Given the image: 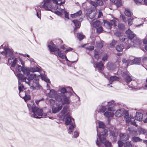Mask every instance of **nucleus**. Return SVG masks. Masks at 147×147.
I'll return each mask as SVG.
<instances>
[{"label":"nucleus","mask_w":147,"mask_h":147,"mask_svg":"<svg viewBox=\"0 0 147 147\" xmlns=\"http://www.w3.org/2000/svg\"><path fill=\"white\" fill-rule=\"evenodd\" d=\"M65 117L66 118L65 121V124L66 125H69L68 133L71 134L73 132V130L76 127L74 119L71 117L69 113L65 114Z\"/></svg>","instance_id":"f257e3e1"},{"label":"nucleus","mask_w":147,"mask_h":147,"mask_svg":"<svg viewBox=\"0 0 147 147\" xmlns=\"http://www.w3.org/2000/svg\"><path fill=\"white\" fill-rule=\"evenodd\" d=\"M62 0H43L44 3L42 6V7L45 10H50L52 9V3L57 4L58 3L57 1H61Z\"/></svg>","instance_id":"f03ea898"},{"label":"nucleus","mask_w":147,"mask_h":147,"mask_svg":"<svg viewBox=\"0 0 147 147\" xmlns=\"http://www.w3.org/2000/svg\"><path fill=\"white\" fill-rule=\"evenodd\" d=\"M32 115L34 118H41L43 114V110L42 109H40L37 107H32Z\"/></svg>","instance_id":"7ed1b4c3"},{"label":"nucleus","mask_w":147,"mask_h":147,"mask_svg":"<svg viewBox=\"0 0 147 147\" xmlns=\"http://www.w3.org/2000/svg\"><path fill=\"white\" fill-rule=\"evenodd\" d=\"M57 98V101L61 102L62 105L68 104L70 103L69 98L66 96L65 95H60Z\"/></svg>","instance_id":"20e7f679"},{"label":"nucleus","mask_w":147,"mask_h":147,"mask_svg":"<svg viewBox=\"0 0 147 147\" xmlns=\"http://www.w3.org/2000/svg\"><path fill=\"white\" fill-rule=\"evenodd\" d=\"M92 24L93 26L96 28L97 33H100L103 31L101 23L99 20H94Z\"/></svg>","instance_id":"39448f33"},{"label":"nucleus","mask_w":147,"mask_h":147,"mask_svg":"<svg viewBox=\"0 0 147 147\" xmlns=\"http://www.w3.org/2000/svg\"><path fill=\"white\" fill-rule=\"evenodd\" d=\"M103 22L104 26L108 29H110L112 26L115 27L117 26V22L114 20H110L109 21L104 20Z\"/></svg>","instance_id":"423d86ee"},{"label":"nucleus","mask_w":147,"mask_h":147,"mask_svg":"<svg viewBox=\"0 0 147 147\" xmlns=\"http://www.w3.org/2000/svg\"><path fill=\"white\" fill-rule=\"evenodd\" d=\"M28 85L30 86V89L32 90H36L37 88L38 89H40L41 86L39 85L38 82V80L34 79L32 83H29L28 82Z\"/></svg>","instance_id":"0eeeda50"},{"label":"nucleus","mask_w":147,"mask_h":147,"mask_svg":"<svg viewBox=\"0 0 147 147\" xmlns=\"http://www.w3.org/2000/svg\"><path fill=\"white\" fill-rule=\"evenodd\" d=\"M0 54L5 56V58L14 55L13 49L7 47L4 48V51L1 52Z\"/></svg>","instance_id":"6e6552de"},{"label":"nucleus","mask_w":147,"mask_h":147,"mask_svg":"<svg viewBox=\"0 0 147 147\" xmlns=\"http://www.w3.org/2000/svg\"><path fill=\"white\" fill-rule=\"evenodd\" d=\"M26 74H22L20 73H18L17 75L15 74L18 79V82L21 83V82H24L28 84V82L26 81V79H28V78H27V76H25Z\"/></svg>","instance_id":"1a4fd4ad"},{"label":"nucleus","mask_w":147,"mask_h":147,"mask_svg":"<svg viewBox=\"0 0 147 147\" xmlns=\"http://www.w3.org/2000/svg\"><path fill=\"white\" fill-rule=\"evenodd\" d=\"M16 71L19 72L22 71L24 74H26V76H28V67H25L17 64L16 66Z\"/></svg>","instance_id":"9d476101"},{"label":"nucleus","mask_w":147,"mask_h":147,"mask_svg":"<svg viewBox=\"0 0 147 147\" xmlns=\"http://www.w3.org/2000/svg\"><path fill=\"white\" fill-rule=\"evenodd\" d=\"M48 47L51 52H53V54L55 53L58 52L60 51L59 49L56 47L55 45L53 44L52 41L50 42V45L48 46Z\"/></svg>","instance_id":"9b49d317"},{"label":"nucleus","mask_w":147,"mask_h":147,"mask_svg":"<svg viewBox=\"0 0 147 147\" xmlns=\"http://www.w3.org/2000/svg\"><path fill=\"white\" fill-rule=\"evenodd\" d=\"M94 67L99 69V71L100 73H102L104 76V73L102 72V71L104 69V64L101 61L99 62H96L94 63Z\"/></svg>","instance_id":"f8f14e48"},{"label":"nucleus","mask_w":147,"mask_h":147,"mask_svg":"<svg viewBox=\"0 0 147 147\" xmlns=\"http://www.w3.org/2000/svg\"><path fill=\"white\" fill-rule=\"evenodd\" d=\"M59 96L60 95L57 94V91L54 89L50 90V92L48 94V97L51 98H54L56 100L57 98H58V96Z\"/></svg>","instance_id":"ddd939ff"},{"label":"nucleus","mask_w":147,"mask_h":147,"mask_svg":"<svg viewBox=\"0 0 147 147\" xmlns=\"http://www.w3.org/2000/svg\"><path fill=\"white\" fill-rule=\"evenodd\" d=\"M130 42L133 43L134 47H139L142 42L141 41L136 37H134L132 39V41Z\"/></svg>","instance_id":"4468645a"},{"label":"nucleus","mask_w":147,"mask_h":147,"mask_svg":"<svg viewBox=\"0 0 147 147\" xmlns=\"http://www.w3.org/2000/svg\"><path fill=\"white\" fill-rule=\"evenodd\" d=\"M114 100H112L110 102H107L108 111H115L114 108L115 104Z\"/></svg>","instance_id":"2eb2a0df"},{"label":"nucleus","mask_w":147,"mask_h":147,"mask_svg":"<svg viewBox=\"0 0 147 147\" xmlns=\"http://www.w3.org/2000/svg\"><path fill=\"white\" fill-rule=\"evenodd\" d=\"M122 76L125 78V81L127 83H129L132 80V78L128 73L126 72H123L122 73Z\"/></svg>","instance_id":"dca6fc26"},{"label":"nucleus","mask_w":147,"mask_h":147,"mask_svg":"<svg viewBox=\"0 0 147 147\" xmlns=\"http://www.w3.org/2000/svg\"><path fill=\"white\" fill-rule=\"evenodd\" d=\"M128 38H129V42L131 41L132 39L136 37L135 34L129 29L125 32Z\"/></svg>","instance_id":"f3484780"},{"label":"nucleus","mask_w":147,"mask_h":147,"mask_svg":"<svg viewBox=\"0 0 147 147\" xmlns=\"http://www.w3.org/2000/svg\"><path fill=\"white\" fill-rule=\"evenodd\" d=\"M19 96L23 99L26 102H28V93L27 91L24 90L19 92Z\"/></svg>","instance_id":"a211bd4d"},{"label":"nucleus","mask_w":147,"mask_h":147,"mask_svg":"<svg viewBox=\"0 0 147 147\" xmlns=\"http://www.w3.org/2000/svg\"><path fill=\"white\" fill-rule=\"evenodd\" d=\"M120 140L123 141H125L128 140L129 138V135L125 133H120L119 135Z\"/></svg>","instance_id":"6ab92c4d"},{"label":"nucleus","mask_w":147,"mask_h":147,"mask_svg":"<svg viewBox=\"0 0 147 147\" xmlns=\"http://www.w3.org/2000/svg\"><path fill=\"white\" fill-rule=\"evenodd\" d=\"M117 34H118L117 35L118 36H119V40L121 42H124L125 44H127L129 43V39L123 36H120L119 35V32H116L115 33L116 35H117Z\"/></svg>","instance_id":"aec40b11"},{"label":"nucleus","mask_w":147,"mask_h":147,"mask_svg":"<svg viewBox=\"0 0 147 147\" xmlns=\"http://www.w3.org/2000/svg\"><path fill=\"white\" fill-rule=\"evenodd\" d=\"M99 128L100 129V130L97 129V131L98 130V135H100V133H101L102 132H104V130L106 129H104L105 126L104 123L102 122L99 121L98 122Z\"/></svg>","instance_id":"412c9836"},{"label":"nucleus","mask_w":147,"mask_h":147,"mask_svg":"<svg viewBox=\"0 0 147 147\" xmlns=\"http://www.w3.org/2000/svg\"><path fill=\"white\" fill-rule=\"evenodd\" d=\"M41 68L40 67H37V66H34L33 67H30L29 68H28V72H40L41 71Z\"/></svg>","instance_id":"4be33fe9"},{"label":"nucleus","mask_w":147,"mask_h":147,"mask_svg":"<svg viewBox=\"0 0 147 147\" xmlns=\"http://www.w3.org/2000/svg\"><path fill=\"white\" fill-rule=\"evenodd\" d=\"M126 111L123 109H119L117 110L115 113V116L119 117L123 115Z\"/></svg>","instance_id":"5701e85b"},{"label":"nucleus","mask_w":147,"mask_h":147,"mask_svg":"<svg viewBox=\"0 0 147 147\" xmlns=\"http://www.w3.org/2000/svg\"><path fill=\"white\" fill-rule=\"evenodd\" d=\"M97 13L94 11H90L86 13V15L89 18L92 19L94 18L96 16Z\"/></svg>","instance_id":"b1692460"},{"label":"nucleus","mask_w":147,"mask_h":147,"mask_svg":"<svg viewBox=\"0 0 147 147\" xmlns=\"http://www.w3.org/2000/svg\"><path fill=\"white\" fill-rule=\"evenodd\" d=\"M53 54L56 56H58L62 59H65L67 61H69L67 59L66 55H64L62 53L61 51H60L58 52L55 53Z\"/></svg>","instance_id":"393cba45"},{"label":"nucleus","mask_w":147,"mask_h":147,"mask_svg":"<svg viewBox=\"0 0 147 147\" xmlns=\"http://www.w3.org/2000/svg\"><path fill=\"white\" fill-rule=\"evenodd\" d=\"M127 130L129 131L130 135L133 136H136L138 135V133L136 130H134L131 127H128Z\"/></svg>","instance_id":"a878e982"},{"label":"nucleus","mask_w":147,"mask_h":147,"mask_svg":"<svg viewBox=\"0 0 147 147\" xmlns=\"http://www.w3.org/2000/svg\"><path fill=\"white\" fill-rule=\"evenodd\" d=\"M69 111V107L67 105L65 106L61 111V114H62V115H65V114L67 113L66 114H67L68 113H69V114L70 115Z\"/></svg>","instance_id":"bb28decb"},{"label":"nucleus","mask_w":147,"mask_h":147,"mask_svg":"<svg viewBox=\"0 0 147 147\" xmlns=\"http://www.w3.org/2000/svg\"><path fill=\"white\" fill-rule=\"evenodd\" d=\"M143 114L140 112H136V115L135 117V118L136 120L140 121L143 119Z\"/></svg>","instance_id":"cd10ccee"},{"label":"nucleus","mask_w":147,"mask_h":147,"mask_svg":"<svg viewBox=\"0 0 147 147\" xmlns=\"http://www.w3.org/2000/svg\"><path fill=\"white\" fill-rule=\"evenodd\" d=\"M41 6H36L35 7V10L36 12V15L37 17L40 19V16L41 14Z\"/></svg>","instance_id":"c85d7f7f"},{"label":"nucleus","mask_w":147,"mask_h":147,"mask_svg":"<svg viewBox=\"0 0 147 147\" xmlns=\"http://www.w3.org/2000/svg\"><path fill=\"white\" fill-rule=\"evenodd\" d=\"M119 79V78L116 76H112L110 77L109 80V84H108L107 85L108 86H109L110 84H111L112 82L117 80H118Z\"/></svg>","instance_id":"c756f323"},{"label":"nucleus","mask_w":147,"mask_h":147,"mask_svg":"<svg viewBox=\"0 0 147 147\" xmlns=\"http://www.w3.org/2000/svg\"><path fill=\"white\" fill-rule=\"evenodd\" d=\"M122 61L123 63H125L127 66L132 64V61L130 59L127 60L125 59H122Z\"/></svg>","instance_id":"7c9ffc66"},{"label":"nucleus","mask_w":147,"mask_h":147,"mask_svg":"<svg viewBox=\"0 0 147 147\" xmlns=\"http://www.w3.org/2000/svg\"><path fill=\"white\" fill-rule=\"evenodd\" d=\"M113 113L106 112L104 113L105 117L109 119L110 117H112L114 116Z\"/></svg>","instance_id":"2f4dec72"},{"label":"nucleus","mask_w":147,"mask_h":147,"mask_svg":"<svg viewBox=\"0 0 147 147\" xmlns=\"http://www.w3.org/2000/svg\"><path fill=\"white\" fill-rule=\"evenodd\" d=\"M138 132L140 134L147 135V130L143 128H140L138 129Z\"/></svg>","instance_id":"473e14b6"},{"label":"nucleus","mask_w":147,"mask_h":147,"mask_svg":"<svg viewBox=\"0 0 147 147\" xmlns=\"http://www.w3.org/2000/svg\"><path fill=\"white\" fill-rule=\"evenodd\" d=\"M36 76L35 74H30L28 72V81L33 80L34 78H36Z\"/></svg>","instance_id":"72a5a7b5"},{"label":"nucleus","mask_w":147,"mask_h":147,"mask_svg":"<svg viewBox=\"0 0 147 147\" xmlns=\"http://www.w3.org/2000/svg\"><path fill=\"white\" fill-rule=\"evenodd\" d=\"M60 92L61 94L60 95H65L64 93L66 92L69 93L71 95L72 94V93L70 91L67 90V89L65 87H63L61 89Z\"/></svg>","instance_id":"f704fd0d"},{"label":"nucleus","mask_w":147,"mask_h":147,"mask_svg":"<svg viewBox=\"0 0 147 147\" xmlns=\"http://www.w3.org/2000/svg\"><path fill=\"white\" fill-rule=\"evenodd\" d=\"M40 75L42 80H44L47 83L50 82L49 79L45 75L41 74Z\"/></svg>","instance_id":"c9c22d12"},{"label":"nucleus","mask_w":147,"mask_h":147,"mask_svg":"<svg viewBox=\"0 0 147 147\" xmlns=\"http://www.w3.org/2000/svg\"><path fill=\"white\" fill-rule=\"evenodd\" d=\"M124 13L125 15L127 17H131L132 13H131L129 9L126 8L125 9Z\"/></svg>","instance_id":"e433bc0d"},{"label":"nucleus","mask_w":147,"mask_h":147,"mask_svg":"<svg viewBox=\"0 0 147 147\" xmlns=\"http://www.w3.org/2000/svg\"><path fill=\"white\" fill-rule=\"evenodd\" d=\"M18 89L20 92L24 91V90H26V89L24 88V86L20 82H18Z\"/></svg>","instance_id":"4c0bfd02"},{"label":"nucleus","mask_w":147,"mask_h":147,"mask_svg":"<svg viewBox=\"0 0 147 147\" xmlns=\"http://www.w3.org/2000/svg\"><path fill=\"white\" fill-rule=\"evenodd\" d=\"M124 48V46L123 45H120L117 46L116 47V49L118 51H121Z\"/></svg>","instance_id":"58836bf2"},{"label":"nucleus","mask_w":147,"mask_h":147,"mask_svg":"<svg viewBox=\"0 0 147 147\" xmlns=\"http://www.w3.org/2000/svg\"><path fill=\"white\" fill-rule=\"evenodd\" d=\"M74 23L75 27L74 28V29L75 30L77 28H79L80 22L79 21L76 20H73L72 21Z\"/></svg>","instance_id":"ea45409f"},{"label":"nucleus","mask_w":147,"mask_h":147,"mask_svg":"<svg viewBox=\"0 0 147 147\" xmlns=\"http://www.w3.org/2000/svg\"><path fill=\"white\" fill-rule=\"evenodd\" d=\"M132 141L134 142H141L142 140L138 137H133L131 138Z\"/></svg>","instance_id":"a19ab883"},{"label":"nucleus","mask_w":147,"mask_h":147,"mask_svg":"<svg viewBox=\"0 0 147 147\" xmlns=\"http://www.w3.org/2000/svg\"><path fill=\"white\" fill-rule=\"evenodd\" d=\"M29 58V56L28 55V58ZM28 60H29L30 62V65L31 66H37V63L33 61V59H31L29 60L28 59Z\"/></svg>","instance_id":"79ce46f5"},{"label":"nucleus","mask_w":147,"mask_h":147,"mask_svg":"<svg viewBox=\"0 0 147 147\" xmlns=\"http://www.w3.org/2000/svg\"><path fill=\"white\" fill-rule=\"evenodd\" d=\"M132 61V63L138 64L140 63L141 62V60L139 58H135L133 60H131Z\"/></svg>","instance_id":"37998d69"},{"label":"nucleus","mask_w":147,"mask_h":147,"mask_svg":"<svg viewBox=\"0 0 147 147\" xmlns=\"http://www.w3.org/2000/svg\"><path fill=\"white\" fill-rule=\"evenodd\" d=\"M124 117L125 119L127 122H129L131 121V119L129 117V116L128 113H126Z\"/></svg>","instance_id":"c03bdc74"},{"label":"nucleus","mask_w":147,"mask_h":147,"mask_svg":"<svg viewBox=\"0 0 147 147\" xmlns=\"http://www.w3.org/2000/svg\"><path fill=\"white\" fill-rule=\"evenodd\" d=\"M77 37L80 41L82 40L85 37V36L83 34L79 33L77 35Z\"/></svg>","instance_id":"a18cd8bd"},{"label":"nucleus","mask_w":147,"mask_h":147,"mask_svg":"<svg viewBox=\"0 0 147 147\" xmlns=\"http://www.w3.org/2000/svg\"><path fill=\"white\" fill-rule=\"evenodd\" d=\"M136 18V17H135L134 18H131L128 19L127 20L128 25L129 26L131 25L132 24L133 20H134V18Z\"/></svg>","instance_id":"49530a36"},{"label":"nucleus","mask_w":147,"mask_h":147,"mask_svg":"<svg viewBox=\"0 0 147 147\" xmlns=\"http://www.w3.org/2000/svg\"><path fill=\"white\" fill-rule=\"evenodd\" d=\"M107 109V107L105 106L102 105L99 109L98 112H100L102 113H104Z\"/></svg>","instance_id":"de8ad7c7"},{"label":"nucleus","mask_w":147,"mask_h":147,"mask_svg":"<svg viewBox=\"0 0 147 147\" xmlns=\"http://www.w3.org/2000/svg\"><path fill=\"white\" fill-rule=\"evenodd\" d=\"M63 9H62V12L63 13H64L65 17L68 19H69V17L68 16V13L65 11V10H64Z\"/></svg>","instance_id":"09e8293b"},{"label":"nucleus","mask_w":147,"mask_h":147,"mask_svg":"<svg viewBox=\"0 0 147 147\" xmlns=\"http://www.w3.org/2000/svg\"><path fill=\"white\" fill-rule=\"evenodd\" d=\"M56 107H55L57 109L58 111V112L61 110L62 107H63V106L62 105H61L60 104H56Z\"/></svg>","instance_id":"8fccbe9b"},{"label":"nucleus","mask_w":147,"mask_h":147,"mask_svg":"<svg viewBox=\"0 0 147 147\" xmlns=\"http://www.w3.org/2000/svg\"><path fill=\"white\" fill-rule=\"evenodd\" d=\"M56 107H55L57 109L58 111V112L61 110L62 107H63V106L62 105H61L60 104H56Z\"/></svg>","instance_id":"3c124183"},{"label":"nucleus","mask_w":147,"mask_h":147,"mask_svg":"<svg viewBox=\"0 0 147 147\" xmlns=\"http://www.w3.org/2000/svg\"><path fill=\"white\" fill-rule=\"evenodd\" d=\"M118 27L119 29L122 30L124 29L125 28L124 25L122 24H119Z\"/></svg>","instance_id":"603ef678"},{"label":"nucleus","mask_w":147,"mask_h":147,"mask_svg":"<svg viewBox=\"0 0 147 147\" xmlns=\"http://www.w3.org/2000/svg\"><path fill=\"white\" fill-rule=\"evenodd\" d=\"M117 42V41L113 40H112V42L110 44V47H114L115 45Z\"/></svg>","instance_id":"864d4df0"},{"label":"nucleus","mask_w":147,"mask_h":147,"mask_svg":"<svg viewBox=\"0 0 147 147\" xmlns=\"http://www.w3.org/2000/svg\"><path fill=\"white\" fill-rule=\"evenodd\" d=\"M79 133L77 131H75L74 132V134L73 137L76 138L79 136Z\"/></svg>","instance_id":"5fc2aeb1"},{"label":"nucleus","mask_w":147,"mask_h":147,"mask_svg":"<svg viewBox=\"0 0 147 147\" xmlns=\"http://www.w3.org/2000/svg\"><path fill=\"white\" fill-rule=\"evenodd\" d=\"M85 48L86 49L90 51H92L94 50V47L93 46H87Z\"/></svg>","instance_id":"6e6d98bb"},{"label":"nucleus","mask_w":147,"mask_h":147,"mask_svg":"<svg viewBox=\"0 0 147 147\" xmlns=\"http://www.w3.org/2000/svg\"><path fill=\"white\" fill-rule=\"evenodd\" d=\"M52 112L54 113H55L58 112V111L56 107H53L52 108Z\"/></svg>","instance_id":"4d7b16f0"},{"label":"nucleus","mask_w":147,"mask_h":147,"mask_svg":"<svg viewBox=\"0 0 147 147\" xmlns=\"http://www.w3.org/2000/svg\"><path fill=\"white\" fill-rule=\"evenodd\" d=\"M135 3L137 5L141 4L142 2V0H134Z\"/></svg>","instance_id":"13d9d810"},{"label":"nucleus","mask_w":147,"mask_h":147,"mask_svg":"<svg viewBox=\"0 0 147 147\" xmlns=\"http://www.w3.org/2000/svg\"><path fill=\"white\" fill-rule=\"evenodd\" d=\"M74 14L76 17L81 15L82 14V11L81 10H80Z\"/></svg>","instance_id":"bf43d9fd"},{"label":"nucleus","mask_w":147,"mask_h":147,"mask_svg":"<svg viewBox=\"0 0 147 147\" xmlns=\"http://www.w3.org/2000/svg\"><path fill=\"white\" fill-rule=\"evenodd\" d=\"M11 64V66L12 67H14L16 65L17 66V63L13 62L12 61H11V62L10 63H9L8 64V65H10Z\"/></svg>","instance_id":"052dcab7"},{"label":"nucleus","mask_w":147,"mask_h":147,"mask_svg":"<svg viewBox=\"0 0 147 147\" xmlns=\"http://www.w3.org/2000/svg\"><path fill=\"white\" fill-rule=\"evenodd\" d=\"M119 147H122L123 143L122 141L119 140L117 142Z\"/></svg>","instance_id":"680f3d73"},{"label":"nucleus","mask_w":147,"mask_h":147,"mask_svg":"<svg viewBox=\"0 0 147 147\" xmlns=\"http://www.w3.org/2000/svg\"><path fill=\"white\" fill-rule=\"evenodd\" d=\"M96 45L97 47L99 48H102L103 47V44L101 42H97Z\"/></svg>","instance_id":"e2e57ef3"},{"label":"nucleus","mask_w":147,"mask_h":147,"mask_svg":"<svg viewBox=\"0 0 147 147\" xmlns=\"http://www.w3.org/2000/svg\"><path fill=\"white\" fill-rule=\"evenodd\" d=\"M97 4L100 5H102L103 4V2L101 0H96V1Z\"/></svg>","instance_id":"0e129e2a"},{"label":"nucleus","mask_w":147,"mask_h":147,"mask_svg":"<svg viewBox=\"0 0 147 147\" xmlns=\"http://www.w3.org/2000/svg\"><path fill=\"white\" fill-rule=\"evenodd\" d=\"M108 55H107V54H105L102 57V60L103 61H105L108 58Z\"/></svg>","instance_id":"69168bd1"},{"label":"nucleus","mask_w":147,"mask_h":147,"mask_svg":"<svg viewBox=\"0 0 147 147\" xmlns=\"http://www.w3.org/2000/svg\"><path fill=\"white\" fill-rule=\"evenodd\" d=\"M8 57H9L8 59V63H7V65H8V64L9 63V60H11L13 59L14 58V55H13L12 56H8Z\"/></svg>","instance_id":"338daca9"},{"label":"nucleus","mask_w":147,"mask_h":147,"mask_svg":"<svg viewBox=\"0 0 147 147\" xmlns=\"http://www.w3.org/2000/svg\"><path fill=\"white\" fill-rule=\"evenodd\" d=\"M61 12L59 11H55V13L57 14V15L59 16H61L62 15V9L61 10Z\"/></svg>","instance_id":"774afa93"}]
</instances>
